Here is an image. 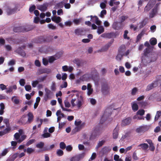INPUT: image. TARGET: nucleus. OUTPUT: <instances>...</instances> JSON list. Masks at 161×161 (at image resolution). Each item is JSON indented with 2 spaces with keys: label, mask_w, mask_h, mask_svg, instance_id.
<instances>
[{
  "label": "nucleus",
  "mask_w": 161,
  "mask_h": 161,
  "mask_svg": "<svg viewBox=\"0 0 161 161\" xmlns=\"http://www.w3.org/2000/svg\"><path fill=\"white\" fill-rule=\"evenodd\" d=\"M114 105L113 104L107 108L100 119V123L103 124L107 118L111 115L113 110H116V109L114 108Z\"/></svg>",
  "instance_id": "f257e3e1"
},
{
  "label": "nucleus",
  "mask_w": 161,
  "mask_h": 161,
  "mask_svg": "<svg viewBox=\"0 0 161 161\" xmlns=\"http://www.w3.org/2000/svg\"><path fill=\"white\" fill-rule=\"evenodd\" d=\"M103 130V128L101 126L96 125L92 129L90 135V138L92 139H95L101 134Z\"/></svg>",
  "instance_id": "f03ea898"
},
{
  "label": "nucleus",
  "mask_w": 161,
  "mask_h": 161,
  "mask_svg": "<svg viewBox=\"0 0 161 161\" xmlns=\"http://www.w3.org/2000/svg\"><path fill=\"white\" fill-rule=\"evenodd\" d=\"M32 29L31 27H30L28 26L26 27L19 26L14 27L13 31L14 32H27L31 31Z\"/></svg>",
  "instance_id": "7ed1b4c3"
},
{
  "label": "nucleus",
  "mask_w": 161,
  "mask_h": 161,
  "mask_svg": "<svg viewBox=\"0 0 161 161\" xmlns=\"http://www.w3.org/2000/svg\"><path fill=\"white\" fill-rule=\"evenodd\" d=\"M109 88L108 84L104 82L102 84L101 91L103 94L105 95L109 94Z\"/></svg>",
  "instance_id": "20e7f679"
},
{
  "label": "nucleus",
  "mask_w": 161,
  "mask_h": 161,
  "mask_svg": "<svg viewBox=\"0 0 161 161\" xmlns=\"http://www.w3.org/2000/svg\"><path fill=\"white\" fill-rule=\"evenodd\" d=\"M112 27L114 30H119L122 28V24L117 21H114L112 24Z\"/></svg>",
  "instance_id": "39448f33"
},
{
  "label": "nucleus",
  "mask_w": 161,
  "mask_h": 161,
  "mask_svg": "<svg viewBox=\"0 0 161 161\" xmlns=\"http://www.w3.org/2000/svg\"><path fill=\"white\" fill-rule=\"evenodd\" d=\"M158 5V4H156L154 8L153 9L151 12L149 14V17L150 18H153L157 14Z\"/></svg>",
  "instance_id": "423d86ee"
},
{
  "label": "nucleus",
  "mask_w": 161,
  "mask_h": 161,
  "mask_svg": "<svg viewBox=\"0 0 161 161\" xmlns=\"http://www.w3.org/2000/svg\"><path fill=\"white\" fill-rule=\"evenodd\" d=\"M18 9L17 7H15L14 8H11L9 7H7L6 10L7 14L8 15H10L15 13Z\"/></svg>",
  "instance_id": "0eeeda50"
},
{
  "label": "nucleus",
  "mask_w": 161,
  "mask_h": 161,
  "mask_svg": "<svg viewBox=\"0 0 161 161\" xmlns=\"http://www.w3.org/2000/svg\"><path fill=\"white\" fill-rule=\"evenodd\" d=\"M92 76L90 73H86L81 76L80 77V79L82 81H87L90 79L92 78Z\"/></svg>",
  "instance_id": "6e6552de"
},
{
  "label": "nucleus",
  "mask_w": 161,
  "mask_h": 161,
  "mask_svg": "<svg viewBox=\"0 0 161 161\" xmlns=\"http://www.w3.org/2000/svg\"><path fill=\"white\" fill-rule=\"evenodd\" d=\"M51 72V70L49 69L44 68L39 69H38L36 73V75H39L44 73L49 74Z\"/></svg>",
  "instance_id": "1a4fd4ad"
},
{
  "label": "nucleus",
  "mask_w": 161,
  "mask_h": 161,
  "mask_svg": "<svg viewBox=\"0 0 161 161\" xmlns=\"http://www.w3.org/2000/svg\"><path fill=\"white\" fill-rule=\"evenodd\" d=\"M84 155V153L76 155L71 158L70 160L71 161H79L81 158H83Z\"/></svg>",
  "instance_id": "9d476101"
},
{
  "label": "nucleus",
  "mask_w": 161,
  "mask_h": 161,
  "mask_svg": "<svg viewBox=\"0 0 161 161\" xmlns=\"http://www.w3.org/2000/svg\"><path fill=\"white\" fill-rule=\"evenodd\" d=\"M48 4L47 3H45L42 5L39 6L37 8L42 12H45L47 10Z\"/></svg>",
  "instance_id": "9b49d317"
},
{
  "label": "nucleus",
  "mask_w": 161,
  "mask_h": 161,
  "mask_svg": "<svg viewBox=\"0 0 161 161\" xmlns=\"http://www.w3.org/2000/svg\"><path fill=\"white\" fill-rule=\"evenodd\" d=\"M119 128L117 126L115 128L113 131V137L114 139H116L119 135Z\"/></svg>",
  "instance_id": "f8f14e48"
},
{
  "label": "nucleus",
  "mask_w": 161,
  "mask_h": 161,
  "mask_svg": "<svg viewBox=\"0 0 161 161\" xmlns=\"http://www.w3.org/2000/svg\"><path fill=\"white\" fill-rule=\"evenodd\" d=\"M28 117V120L26 122L27 124H30L33 121L34 119V116L33 114L31 112H29L27 114Z\"/></svg>",
  "instance_id": "ddd939ff"
},
{
  "label": "nucleus",
  "mask_w": 161,
  "mask_h": 161,
  "mask_svg": "<svg viewBox=\"0 0 161 161\" xmlns=\"http://www.w3.org/2000/svg\"><path fill=\"white\" fill-rule=\"evenodd\" d=\"M147 130V127L145 126H141L137 128L136 130V132L139 133L144 132Z\"/></svg>",
  "instance_id": "4468645a"
},
{
  "label": "nucleus",
  "mask_w": 161,
  "mask_h": 161,
  "mask_svg": "<svg viewBox=\"0 0 161 161\" xmlns=\"http://www.w3.org/2000/svg\"><path fill=\"white\" fill-rule=\"evenodd\" d=\"M131 121V119L129 117L123 120L121 123L122 126H125L129 125Z\"/></svg>",
  "instance_id": "2eb2a0df"
},
{
  "label": "nucleus",
  "mask_w": 161,
  "mask_h": 161,
  "mask_svg": "<svg viewBox=\"0 0 161 161\" xmlns=\"http://www.w3.org/2000/svg\"><path fill=\"white\" fill-rule=\"evenodd\" d=\"M16 52L21 56L24 57L26 55V53L22 49L21 47H19L16 50Z\"/></svg>",
  "instance_id": "dca6fc26"
},
{
  "label": "nucleus",
  "mask_w": 161,
  "mask_h": 161,
  "mask_svg": "<svg viewBox=\"0 0 161 161\" xmlns=\"http://www.w3.org/2000/svg\"><path fill=\"white\" fill-rule=\"evenodd\" d=\"M148 20L147 18H145L140 23V25L139 26L140 29H141L143 27L147 24Z\"/></svg>",
  "instance_id": "f3484780"
},
{
  "label": "nucleus",
  "mask_w": 161,
  "mask_h": 161,
  "mask_svg": "<svg viewBox=\"0 0 161 161\" xmlns=\"http://www.w3.org/2000/svg\"><path fill=\"white\" fill-rule=\"evenodd\" d=\"M126 50V47L125 45H121L119 47L118 50V52L121 55H123V53Z\"/></svg>",
  "instance_id": "a211bd4d"
},
{
  "label": "nucleus",
  "mask_w": 161,
  "mask_h": 161,
  "mask_svg": "<svg viewBox=\"0 0 161 161\" xmlns=\"http://www.w3.org/2000/svg\"><path fill=\"white\" fill-rule=\"evenodd\" d=\"M91 17V19H92V18H94L95 19V23L98 25H100L101 24L102 21L99 20L98 17L96 16H93L92 15L90 16Z\"/></svg>",
  "instance_id": "6ab92c4d"
},
{
  "label": "nucleus",
  "mask_w": 161,
  "mask_h": 161,
  "mask_svg": "<svg viewBox=\"0 0 161 161\" xmlns=\"http://www.w3.org/2000/svg\"><path fill=\"white\" fill-rule=\"evenodd\" d=\"M51 19L53 21L56 22V23H58L61 20V18L59 16H54L52 17Z\"/></svg>",
  "instance_id": "aec40b11"
},
{
  "label": "nucleus",
  "mask_w": 161,
  "mask_h": 161,
  "mask_svg": "<svg viewBox=\"0 0 161 161\" xmlns=\"http://www.w3.org/2000/svg\"><path fill=\"white\" fill-rule=\"evenodd\" d=\"M138 147H141L139 148L140 149L142 148L143 150H146L148 148L149 146L147 144L144 143L139 145Z\"/></svg>",
  "instance_id": "412c9836"
},
{
  "label": "nucleus",
  "mask_w": 161,
  "mask_h": 161,
  "mask_svg": "<svg viewBox=\"0 0 161 161\" xmlns=\"http://www.w3.org/2000/svg\"><path fill=\"white\" fill-rule=\"evenodd\" d=\"M18 153H16L13 154L12 156L8 158L6 161H14L18 157Z\"/></svg>",
  "instance_id": "4be33fe9"
},
{
  "label": "nucleus",
  "mask_w": 161,
  "mask_h": 161,
  "mask_svg": "<svg viewBox=\"0 0 161 161\" xmlns=\"http://www.w3.org/2000/svg\"><path fill=\"white\" fill-rule=\"evenodd\" d=\"M145 33V31L144 30H142L141 32L137 36L136 39V42H137L140 40L142 37L144 35Z\"/></svg>",
  "instance_id": "5701e85b"
},
{
  "label": "nucleus",
  "mask_w": 161,
  "mask_h": 161,
  "mask_svg": "<svg viewBox=\"0 0 161 161\" xmlns=\"http://www.w3.org/2000/svg\"><path fill=\"white\" fill-rule=\"evenodd\" d=\"M90 74L92 75H93V79H94L95 77H96L98 75V73L97 71L95 68L92 69L91 73Z\"/></svg>",
  "instance_id": "b1692460"
},
{
  "label": "nucleus",
  "mask_w": 161,
  "mask_h": 161,
  "mask_svg": "<svg viewBox=\"0 0 161 161\" xmlns=\"http://www.w3.org/2000/svg\"><path fill=\"white\" fill-rule=\"evenodd\" d=\"M108 152V148L106 147L105 146L103 147L100 152V153L104 155L106 154Z\"/></svg>",
  "instance_id": "393cba45"
},
{
  "label": "nucleus",
  "mask_w": 161,
  "mask_h": 161,
  "mask_svg": "<svg viewBox=\"0 0 161 161\" xmlns=\"http://www.w3.org/2000/svg\"><path fill=\"white\" fill-rule=\"evenodd\" d=\"M107 38L110 39L113 37H116L115 33L114 32H111L110 33H107Z\"/></svg>",
  "instance_id": "a878e982"
},
{
  "label": "nucleus",
  "mask_w": 161,
  "mask_h": 161,
  "mask_svg": "<svg viewBox=\"0 0 161 161\" xmlns=\"http://www.w3.org/2000/svg\"><path fill=\"white\" fill-rule=\"evenodd\" d=\"M104 31V29L103 26H99L98 27L97 32L99 35L103 33Z\"/></svg>",
  "instance_id": "bb28decb"
},
{
  "label": "nucleus",
  "mask_w": 161,
  "mask_h": 161,
  "mask_svg": "<svg viewBox=\"0 0 161 161\" xmlns=\"http://www.w3.org/2000/svg\"><path fill=\"white\" fill-rule=\"evenodd\" d=\"M83 31L80 29H77L75 30V33L77 35H82Z\"/></svg>",
  "instance_id": "cd10ccee"
},
{
  "label": "nucleus",
  "mask_w": 161,
  "mask_h": 161,
  "mask_svg": "<svg viewBox=\"0 0 161 161\" xmlns=\"http://www.w3.org/2000/svg\"><path fill=\"white\" fill-rule=\"evenodd\" d=\"M154 83H152L151 84L148 85L147 86V88L146 89V91H148L153 89L154 87Z\"/></svg>",
  "instance_id": "c85d7f7f"
},
{
  "label": "nucleus",
  "mask_w": 161,
  "mask_h": 161,
  "mask_svg": "<svg viewBox=\"0 0 161 161\" xmlns=\"http://www.w3.org/2000/svg\"><path fill=\"white\" fill-rule=\"evenodd\" d=\"M156 1V0H150L148 3L147 5L146 8L148 6H149V5H150V6L152 7L153 6V5L155 4Z\"/></svg>",
  "instance_id": "c756f323"
},
{
  "label": "nucleus",
  "mask_w": 161,
  "mask_h": 161,
  "mask_svg": "<svg viewBox=\"0 0 161 161\" xmlns=\"http://www.w3.org/2000/svg\"><path fill=\"white\" fill-rule=\"evenodd\" d=\"M132 110L135 112L137 111L138 109V105L135 103H134L132 104Z\"/></svg>",
  "instance_id": "7c9ffc66"
},
{
  "label": "nucleus",
  "mask_w": 161,
  "mask_h": 161,
  "mask_svg": "<svg viewBox=\"0 0 161 161\" xmlns=\"http://www.w3.org/2000/svg\"><path fill=\"white\" fill-rule=\"evenodd\" d=\"M6 128L3 130L5 134L9 133L11 130V127L10 125L6 126Z\"/></svg>",
  "instance_id": "2f4dec72"
},
{
  "label": "nucleus",
  "mask_w": 161,
  "mask_h": 161,
  "mask_svg": "<svg viewBox=\"0 0 161 161\" xmlns=\"http://www.w3.org/2000/svg\"><path fill=\"white\" fill-rule=\"evenodd\" d=\"M150 42L152 45L154 46L157 43L156 39L155 38H151L150 40Z\"/></svg>",
  "instance_id": "473e14b6"
},
{
  "label": "nucleus",
  "mask_w": 161,
  "mask_h": 161,
  "mask_svg": "<svg viewBox=\"0 0 161 161\" xmlns=\"http://www.w3.org/2000/svg\"><path fill=\"white\" fill-rule=\"evenodd\" d=\"M161 111H158L157 112L156 114L155 115V117L154 118V120L155 121H157V120L158 119H159V118L161 116Z\"/></svg>",
  "instance_id": "72a5a7b5"
},
{
  "label": "nucleus",
  "mask_w": 161,
  "mask_h": 161,
  "mask_svg": "<svg viewBox=\"0 0 161 161\" xmlns=\"http://www.w3.org/2000/svg\"><path fill=\"white\" fill-rule=\"evenodd\" d=\"M74 63L76 64L78 66H80L81 63V60L78 58L75 59L73 61Z\"/></svg>",
  "instance_id": "f704fd0d"
},
{
  "label": "nucleus",
  "mask_w": 161,
  "mask_h": 161,
  "mask_svg": "<svg viewBox=\"0 0 161 161\" xmlns=\"http://www.w3.org/2000/svg\"><path fill=\"white\" fill-rule=\"evenodd\" d=\"M44 145V142H40L36 145V147L38 148H42L43 147Z\"/></svg>",
  "instance_id": "c9c22d12"
},
{
  "label": "nucleus",
  "mask_w": 161,
  "mask_h": 161,
  "mask_svg": "<svg viewBox=\"0 0 161 161\" xmlns=\"http://www.w3.org/2000/svg\"><path fill=\"white\" fill-rule=\"evenodd\" d=\"M8 151H9L8 148H5L3 150V151L1 153V156H5L6 155V154L8 152Z\"/></svg>",
  "instance_id": "e433bc0d"
},
{
  "label": "nucleus",
  "mask_w": 161,
  "mask_h": 161,
  "mask_svg": "<svg viewBox=\"0 0 161 161\" xmlns=\"http://www.w3.org/2000/svg\"><path fill=\"white\" fill-rule=\"evenodd\" d=\"M119 18L120 19V21L119 22L121 24H122V22H124L126 19L128 18V17L127 16H122L120 17Z\"/></svg>",
  "instance_id": "4c0bfd02"
},
{
  "label": "nucleus",
  "mask_w": 161,
  "mask_h": 161,
  "mask_svg": "<svg viewBox=\"0 0 161 161\" xmlns=\"http://www.w3.org/2000/svg\"><path fill=\"white\" fill-rule=\"evenodd\" d=\"M105 140H102L101 141L99 142L98 143L97 145L96 146L97 148H98L102 146L105 142Z\"/></svg>",
  "instance_id": "58836bf2"
},
{
  "label": "nucleus",
  "mask_w": 161,
  "mask_h": 161,
  "mask_svg": "<svg viewBox=\"0 0 161 161\" xmlns=\"http://www.w3.org/2000/svg\"><path fill=\"white\" fill-rule=\"evenodd\" d=\"M150 52V49L149 47L146 48L144 51V55L145 56L147 55Z\"/></svg>",
  "instance_id": "ea45409f"
},
{
  "label": "nucleus",
  "mask_w": 161,
  "mask_h": 161,
  "mask_svg": "<svg viewBox=\"0 0 161 161\" xmlns=\"http://www.w3.org/2000/svg\"><path fill=\"white\" fill-rule=\"evenodd\" d=\"M145 113V111L144 109H140L136 113L137 115L142 116Z\"/></svg>",
  "instance_id": "a19ab883"
},
{
  "label": "nucleus",
  "mask_w": 161,
  "mask_h": 161,
  "mask_svg": "<svg viewBox=\"0 0 161 161\" xmlns=\"http://www.w3.org/2000/svg\"><path fill=\"white\" fill-rule=\"evenodd\" d=\"M104 2L105 3L102 2L100 4V7L103 9L105 8L106 6V3H107V1L106 0H105Z\"/></svg>",
  "instance_id": "79ce46f5"
},
{
  "label": "nucleus",
  "mask_w": 161,
  "mask_h": 161,
  "mask_svg": "<svg viewBox=\"0 0 161 161\" xmlns=\"http://www.w3.org/2000/svg\"><path fill=\"white\" fill-rule=\"evenodd\" d=\"M47 77V76H44L42 77H41L38 79V81L39 82H41L44 81L45 80Z\"/></svg>",
  "instance_id": "37998d69"
},
{
  "label": "nucleus",
  "mask_w": 161,
  "mask_h": 161,
  "mask_svg": "<svg viewBox=\"0 0 161 161\" xmlns=\"http://www.w3.org/2000/svg\"><path fill=\"white\" fill-rule=\"evenodd\" d=\"M111 46V45L109 44V43L108 42L107 44H106L105 46L104 47V49H102V50H99V51L101 52V51H105L107 50L108 48Z\"/></svg>",
  "instance_id": "c03bdc74"
},
{
  "label": "nucleus",
  "mask_w": 161,
  "mask_h": 161,
  "mask_svg": "<svg viewBox=\"0 0 161 161\" xmlns=\"http://www.w3.org/2000/svg\"><path fill=\"white\" fill-rule=\"evenodd\" d=\"M26 136L25 135H23L21 136L18 141V142L19 143H21L26 138Z\"/></svg>",
  "instance_id": "a18cd8bd"
},
{
  "label": "nucleus",
  "mask_w": 161,
  "mask_h": 161,
  "mask_svg": "<svg viewBox=\"0 0 161 161\" xmlns=\"http://www.w3.org/2000/svg\"><path fill=\"white\" fill-rule=\"evenodd\" d=\"M57 154L59 156H61L64 154L63 151L61 149H58L57 152Z\"/></svg>",
  "instance_id": "49530a36"
},
{
  "label": "nucleus",
  "mask_w": 161,
  "mask_h": 161,
  "mask_svg": "<svg viewBox=\"0 0 161 161\" xmlns=\"http://www.w3.org/2000/svg\"><path fill=\"white\" fill-rule=\"evenodd\" d=\"M107 14V11L106 10L104 9L102 10L100 13L99 16L101 18H103L104 15H105Z\"/></svg>",
  "instance_id": "de8ad7c7"
},
{
  "label": "nucleus",
  "mask_w": 161,
  "mask_h": 161,
  "mask_svg": "<svg viewBox=\"0 0 161 161\" xmlns=\"http://www.w3.org/2000/svg\"><path fill=\"white\" fill-rule=\"evenodd\" d=\"M51 134L48 132H46L42 134V136L44 138H47L50 137Z\"/></svg>",
  "instance_id": "09e8293b"
},
{
  "label": "nucleus",
  "mask_w": 161,
  "mask_h": 161,
  "mask_svg": "<svg viewBox=\"0 0 161 161\" xmlns=\"http://www.w3.org/2000/svg\"><path fill=\"white\" fill-rule=\"evenodd\" d=\"M128 33V31L127 30H125L124 31V38L125 39H127L129 40L130 37L127 36V34Z\"/></svg>",
  "instance_id": "8fccbe9b"
},
{
  "label": "nucleus",
  "mask_w": 161,
  "mask_h": 161,
  "mask_svg": "<svg viewBox=\"0 0 161 161\" xmlns=\"http://www.w3.org/2000/svg\"><path fill=\"white\" fill-rule=\"evenodd\" d=\"M39 81L37 80L32 81V85L33 87H36L37 85L38 84Z\"/></svg>",
  "instance_id": "3c124183"
},
{
  "label": "nucleus",
  "mask_w": 161,
  "mask_h": 161,
  "mask_svg": "<svg viewBox=\"0 0 161 161\" xmlns=\"http://www.w3.org/2000/svg\"><path fill=\"white\" fill-rule=\"evenodd\" d=\"M56 60V59L54 56H51L49 58L48 62L49 63H53Z\"/></svg>",
  "instance_id": "603ef678"
},
{
  "label": "nucleus",
  "mask_w": 161,
  "mask_h": 161,
  "mask_svg": "<svg viewBox=\"0 0 161 161\" xmlns=\"http://www.w3.org/2000/svg\"><path fill=\"white\" fill-rule=\"evenodd\" d=\"M60 147L62 149H64L66 148V146L64 142H61L59 144Z\"/></svg>",
  "instance_id": "864d4df0"
},
{
  "label": "nucleus",
  "mask_w": 161,
  "mask_h": 161,
  "mask_svg": "<svg viewBox=\"0 0 161 161\" xmlns=\"http://www.w3.org/2000/svg\"><path fill=\"white\" fill-rule=\"evenodd\" d=\"M19 83L21 86H24L25 84V80L24 79H21L20 80Z\"/></svg>",
  "instance_id": "5fc2aeb1"
},
{
  "label": "nucleus",
  "mask_w": 161,
  "mask_h": 161,
  "mask_svg": "<svg viewBox=\"0 0 161 161\" xmlns=\"http://www.w3.org/2000/svg\"><path fill=\"white\" fill-rule=\"evenodd\" d=\"M138 91V89L137 88L134 87L132 90L131 92V95H135L136 94V92Z\"/></svg>",
  "instance_id": "6e6d98bb"
},
{
  "label": "nucleus",
  "mask_w": 161,
  "mask_h": 161,
  "mask_svg": "<svg viewBox=\"0 0 161 161\" xmlns=\"http://www.w3.org/2000/svg\"><path fill=\"white\" fill-rule=\"evenodd\" d=\"M76 103L77 104L76 105L77 106L78 108H80L82 105L81 101L80 100L78 99Z\"/></svg>",
  "instance_id": "4d7b16f0"
},
{
  "label": "nucleus",
  "mask_w": 161,
  "mask_h": 161,
  "mask_svg": "<svg viewBox=\"0 0 161 161\" xmlns=\"http://www.w3.org/2000/svg\"><path fill=\"white\" fill-rule=\"evenodd\" d=\"M3 122L5 124L6 126H9L10 124L9 122V119H4L3 121Z\"/></svg>",
  "instance_id": "13d9d810"
},
{
  "label": "nucleus",
  "mask_w": 161,
  "mask_h": 161,
  "mask_svg": "<svg viewBox=\"0 0 161 161\" xmlns=\"http://www.w3.org/2000/svg\"><path fill=\"white\" fill-rule=\"evenodd\" d=\"M15 97V96L12 97V100L15 104H18L19 103V101L18 99H14Z\"/></svg>",
  "instance_id": "bf43d9fd"
},
{
  "label": "nucleus",
  "mask_w": 161,
  "mask_h": 161,
  "mask_svg": "<svg viewBox=\"0 0 161 161\" xmlns=\"http://www.w3.org/2000/svg\"><path fill=\"white\" fill-rule=\"evenodd\" d=\"M35 139H31L29 140L26 143V145L27 146H28L33 143H34L35 142Z\"/></svg>",
  "instance_id": "052dcab7"
},
{
  "label": "nucleus",
  "mask_w": 161,
  "mask_h": 161,
  "mask_svg": "<svg viewBox=\"0 0 161 161\" xmlns=\"http://www.w3.org/2000/svg\"><path fill=\"white\" fill-rule=\"evenodd\" d=\"M26 152L30 154L34 152V149L32 148L28 147L26 150Z\"/></svg>",
  "instance_id": "680f3d73"
},
{
  "label": "nucleus",
  "mask_w": 161,
  "mask_h": 161,
  "mask_svg": "<svg viewBox=\"0 0 161 161\" xmlns=\"http://www.w3.org/2000/svg\"><path fill=\"white\" fill-rule=\"evenodd\" d=\"M14 138L16 140H19L20 137V135L18 133H15L14 135Z\"/></svg>",
  "instance_id": "e2e57ef3"
},
{
  "label": "nucleus",
  "mask_w": 161,
  "mask_h": 161,
  "mask_svg": "<svg viewBox=\"0 0 161 161\" xmlns=\"http://www.w3.org/2000/svg\"><path fill=\"white\" fill-rule=\"evenodd\" d=\"M48 26L49 29L52 30H55L56 29V27L55 26H54L53 24H48Z\"/></svg>",
  "instance_id": "0e129e2a"
},
{
  "label": "nucleus",
  "mask_w": 161,
  "mask_h": 161,
  "mask_svg": "<svg viewBox=\"0 0 161 161\" xmlns=\"http://www.w3.org/2000/svg\"><path fill=\"white\" fill-rule=\"evenodd\" d=\"M0 89L2 90H4L5 89H7L6 86L3 84H0Z\"/></svg>",
  "instance_id": "69168bd1"
},
{
  "label": "nucleus",
  "mask_w": 161,
  "mask_h": 161,
  "mask_svg": "<svg viewBox=\"0 0 161 161\" xmlns=\"http://www.w3.org/2000/svg\"><path fill=\"white\" fill-rule=\"evenodd\" d=\"M15 64V61L14 59L10 60L8 63V65H13Z\"/></svg>",
  "instance_id": "338daca9"
},
{
  "label": "nucleus",
  "mask_w": 161,
  "mask_h": 161,
  "mask_svg": "<svg viewBox=\"0 0 161 161\" xmlns=\"http://www.w3.org/2000/svg\"><path fill=\"white\" fill-rule=\"evenodd\" d=\"M36 9V6L33 5L31 6L29 9V11L30 13L32 12L33 11Z\"/></svg>",
  "instance_id": "774afa93"
}]
</instances>
